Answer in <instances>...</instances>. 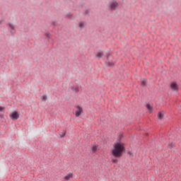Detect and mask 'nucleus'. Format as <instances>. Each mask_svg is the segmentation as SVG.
Masks as SVG:
<instances>
[{"mask_svg":"<svg viewBox=\"0 0 181 181\" xmlns=\"http://www.w3.org/2000/svg\"><path fill=\"white\" fill-rule=\"evenodd\" d=\"M125 147L124 143H115L112 150V155L115 158H120L122 156V153L124 152Z\"/></svg>","mask_w":181,"mask_h":181,"instance_id":"nucleus-1","label":"nucleus"},{"mask_svg":"<svg viewBox=\"0 0 181 181\" xmlns=\"http://www.w3.org/2000/svg\"><path fill=\"white\" fill-rule=\"evenodd\" d=\"M19 117L20 112H18V111H13V112L10 114V117L11 119H18Z\"/></svg>","mask_w":181,"mask_h":181,"instance_id":"nucleus-2","label":"nucleus"},{"mask_svg":"<svg viewBox=\"0 0 181 181\" xmlns=\"http://www.w3.org/2000/svg\"><path fill=\"white\" fill-rule=\"evenodd\" d=\"M118 5H119V4H118V2H117V1H111L110 2V8L112 11H115L117 9Z\"/></svg>","mask_w":181,"mask_h":181,"instance_id":"nucleus-3","label":"nucleus"},{"mask_svg":"<svg viewBox=\"0 0 181 181\" xmlns=\"http://www.w3.org/2000/svg\"><path fill=\"white\" fill-rule=\"evenodd\" d=\"M170 87L172 90H174L175 91H178L179 90L178 84L175 83V81H173L172 83H170Z\"/></svg>","mask_w":181,"mask_h":181,"instance_id":"nucleus-4","label":"nucleus"},{"mask_svg":"<svg viewBox=\"0 0 181 181\" xmlns=\"http://www.w3.org/2000/svg\"><path fill=\"white\" fill-rule=\"evenodd\" d=\"M81 112H83V108H82V107H80V105H78L77 110L76 111V116L79 117L81 115Z\"/></svg>","mask_w":181,"mask_h":181,"instance_id":"nucleus-5","label":"nucleus"},{"mask_svg":"<svg viewBox=\"0 0 181 181\" xmlns=\"http://www.w3.org/2000/svg\"><path fill=\"white\" fill-rule=\"evenodd\" d=\"M8 27L11 30V33H16V30L15 26H13V23H8Z\"/></svg>","mask_w":181,"mask_h":181,"instance_id":"nucleus-6","label":"nucleus"},{"mask_svg":"<svg viewBox=\"0 0 181 181\" xmlns=\"http://www.w3.org/2000/svg\"><path fill=\"white\" fill-rule=\"evenodd\" d=\"M71 178H73V174L71 173L68 174V175H66V177H64V180H66V181H69Z\"/></svg>","mask_w":181,"mask_h":181,"instance_id":"nucleus-7","label":"nucleus"},{"mask_svg":"<svg viewBox=\"0 0 181 181\" xmlns=\"http://www.w3.org/2000/svg\"><path fill=\"white\" fill-rule=\"evenodd\" d=\"M146 107H147V109L149 110L150 112H152L153 107H151V104H147Z\"/></svg>","mask_w":181,"mask_h":181,"instance_id":"nucleus-8","label":"nucleus"},{"mask_svg":"<svg viewBox=\"0 0 181 181\" xmlns=\"http://www.w3.org/2000/svg\"><path fill=\"white\" fill-rule=\"evenodd\" d=\"M78 25L81 28V29H83L85 26V23L84 22H79Z\"/></svg>","mask_w":181,"mask_h":181,"instance_id":"nucleus-9","label":"nucleus"},{"mask_svg":"<svg viewBox=\"0 0 181 181\" xmlns=\"http://www.w3.org/2000/svg\"><path fill=\"white\" fill-rule=\"evenodd\" d=\"M158 118H159L160 119H162V118H163V117H164L163 112H158Z\"/></svg>","mask_w":181,"mask_h":181,"instance_id":"nucleus-10","label":"nucleus"},{"mask_svg":"<svg viewBox=\"0 0 181 181\" xmlns=\"http://www.w3.org/2000/svg\"><path fill=\"white\" fill-rule=\"evenodd\" d=\"M146 78H141V85L146 86Z\"/></svg>","mask_w":181,"mask_h":181,"instance_id":"nucleus-11","label":"nucleus"},{"mask_svg":"<svg viewBox=\"0 0 181 181\" xmlns=\"http://www.w3.org/2000/svg\"><path fill=\"white\" fill-rule=\"evenodd\" d=\"M103 52H98V54H97V57H103Z\"/></svg>","mask_w":181,"mask_h":181,"instance_id":"nucleus-12","label":"nucleus"},{"mask_svg":"<svg viewBox=\"0 0 181 181\" xmlns=\"http://www.w3.org/2000/svg\"><path fill=\"white\" fill-rule=\"evenodd\" d=\"M112 163H114L115 164H117V163H118V160H115V158H112Z\"/></svg>","mask_w":181,"mask_h":181,"instance_id":"nucleus-13","label":"nucleus"},{"mask_svg":"<svg viewBox=\"0 0 181 181\" xmlns=\"http://www.w3.org/2000/svg\"><path fill=\"white\" fill-rule=\"evenodd\" d=\"M5 110V107H2L1 105H0V111H4Z\"/></svg>","mask_w":181,"mask_h":181,"instance_id":"nucleus-14","label":"nucleus"},{"mask_svg":"<svg viewBox=\"0 0 181 181\" xmlns=\"http://www.w3.org/2000/svg\"><path fill=\"white\" fill-rule=\"evenodd\" d=\"M42 98L44 101H46V100H47V95H43Z\"/></svg>","mask_w":181,"mask_h":181,"instance_id":"nucleus-15","label":"nucleus"},{"mask_svg":"<svg viewBox=\"0 0 181 181\" xmlns=\"http://www.w3.org/2000/svg\"><path fill=\"white\" fill-rule=\"evenodd\" d=\"M96 149H97V147H93V148H92L93 152H95Z\"/></svg>","mask_w":181,"mask_h":181,"instance_id":"nucleus-16","label":"nucleus"},{"mask_svg":"<svg viewBox=\"0 0 181 181\" xmlns=\"http://www.w3.org/2000/svg\"><path fill=\"white\" fill-rule=\"evenodd\" d=\"M59 135H61V136H64V135H66V133H60Z\"/></svg>","mask_w":181,"mask_h":181,"instance_id":"nucleus-17","label":"nucleus"},{"mask_svg":"<svg viewBox=\"0 0 181 181\" xmlns=\"http://www.w3.org/2000/svg\"><path fill=\"white\" fill-rule=\"evenodd\" d=\"M119 138H120V139H121V138H122V136H123L122 133H120L119 135Z\"/></svg>","mask_w":181,"mask_h":181,"instance_id":"nucleus-18","label":"nucleus"},{"mask_svg":"<svg viewBox=\"0 0 181 181\" xmlns=\"http://www.w3.org/2000/svg\"><path fill=\"white\" fill-rule=\"evenodd\" d=\"M89 12V11H86V13H88Z\"/></svg>","mask_w":181,"mask_h":181,"instance_id":"nucleus-19","label":"nucleus"},{"mask_svg":"<svg viewBox=\"0 0 181 181\" xmlns=\"http://www.w3.org/2000/svg\"><path fill=\"white\" fill-rule=\"evenodd\" d=\"M1 117H4L3 114L0 115Z\"/></svg>","mask_w":181,"mask_h":181,"instance_id":"nucleus-20","label":"nucleus"},{"mask_svg":"<svg viewBox=\"0 0 181 181\" xmlns=\"http://www.w3.org/2000/svg\"><path fill=\"white\" fill-rule=\"evenodd\" d=\"M110 56H107V59L109 58Z\"/></svg>","mask_w":181,"mask_h":181,"instance_id":"nucleus-21","label":"nucleus"}]
</instances>
